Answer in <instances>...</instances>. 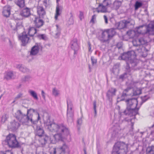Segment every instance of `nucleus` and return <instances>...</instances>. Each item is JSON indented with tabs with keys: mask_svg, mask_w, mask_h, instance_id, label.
Listing matches in <instances>:
<instances>
[{
	"mask_svg": "<svg viewBox=\"0 0 154 154\" xmlns=\"http://www.w3.org/2000/svg\"><path fill=\"white\" fill-rule=\"evenodd\" d=\"M15 3L20 8H23L25 6V0H15Z\"/></svg>",
	"mask_w": 154,
	"mask_h": 154,
	"instance_id": "26",
	"label": "nucleus"
},
{
	"mask_svg": "<svg viewBox=\"0 0 154 154\" xmlns=\"http://www.w3.org/2000/svg\"><path fill=\"white\" fill-rule=\"evenodd\" d=\"M132 118H130L128 119L127 118H126L124 119V120L126 122H131V128L132 129H134V122H132Z\"/></svg>",
	"mask_w": 154,
	"mask_h": 154,
	"instance_id": "38",
	"label": "nucleus"
},
{
	"mask_svg": "<svg viewBox=\"0 0 154 154\" xmlns=\"http://www.w3.org/2000/svg\"><path fill=\"white\" fill-rule=\"evenodd\" d=\"M116 47L118 48L119 50L122 48V43H118L116 45Z\"/></svg>",
	"mask_w": 154,
	"mask_h": 154,
	"instance_id": "55",
	"label": "nucleus"
},
{
	"mask_svg": "<svg viewBox=\"0 0 154 154\" xmlns=\"http://www.w3.org/2000/svg\"><path fill=\"white\" fill-rule=\"evenodd\" d=\"M56 26L57 27V30L56 32H60L61 31V28L60 26L57 24L56 25Z\"/></svg>",
	"mask_w": 154,
	"mask_h": 154,
	"instance_id": "63",
	"label": "nucleus"
},
{
	"mask_svg": "<svg viewBox=\"0 0 154 154\" xmlns=\"http://www.w3.org/2000/svg\"><path fill=\"white\" fill-rule=\"evenodd\" d=\"M17 136L13 134L9 133L5 140V145H8L9 148L12 149H20L22 151L23 150L21 146L16 138Z\"/></svg>",
	"mask_w": 154,
	"mask_h": 154,
	"instance_id": "3",
	"label": "nucleus"
},
{
	"mask_svg": "<svg viewBox=\"0 0 154 154\" xmlns=\"http://www.w3.org/2000/svg\"><path fill=\"white\" fill-rule=\"evenodd\" d=\"M35 26L34 27L29 26V28L28 29V34L31 37H32L33 39L34 40V38L33 36L35 37V35H38L37 33V32L39 31V30L37 29H36Z\"/></svg>",
	"mask_w": 154,
	"mask_h": 154,
	"instance_id": "19",
	"label": "nucleus"
},
{
	"mask_svg": "<svg viewBox=\"0 0 154 154\" xmlns=\"http://www.w3.org/2000/svg\"><path fill=\"white\" fill-rule=\"evenodd\" d=\"M29 92L35 100H38V98L37 96V94L35 91L30 90L29 91Z\"/></svg>",
	"mask_w": 154,
	"mask_h": 154,
	"instance_id": "31",
	"label": "nucleus"
},
{
	"mask_svg": "<svg viewBox=\"0 0 154 154\" xmlns=\"http://www.w3.org/2000/svg\"><path fill=\"white\" fill-rule=\"evenodd\" d=\"M19 40L21 41L22 43L21 45L23 46H26L27 44L30 43L31 40L29 37L27 35H19L18 36Z\"/></svg>",
	"mask_w": 154,
	"mask_h": 154,
	"instance_id": "14",
	"label": "nucleus"
},
{
	"mask_svg": "<svg viewBox=\"0 0 154 154\" xmlns=\"http://www.w3.org/2000/svg\"><path fill=\"white\" fill-rule=\"evenodd\" d=\"M30 8L26 7L24 8L20 11V15L22 17H29L31 15Z\"/></svg>",
	"mask_w": 154,
	"mask_h": 154,
	"instance_id": "18",
	"label": "nucleus"
},
{
	"mask_svg": "<svg viewBox=\"0 0 154 154\" xmlns=\"http://www.w3.org/2000/svg\"><path fill=\"white\" fill-rule=\"evenodd\" d=\"M11 7L9 5L4 7L2 12V14L4 17L6 18L9 17L11 14Z\"/></svg>",
	"mask_w": 154,
	"mask_h": 154,
	"instance_id": "22",
	"label": "nucleus"
},
{
	"mask_svg": "<svg viewBox=\"0 0 154 154\" xmlns=\"http://www.w3.org/2000/svg\"><path fill=\"white\" fill-rule=\"evenodd\" d=\"M120 131L117 129L114 130L111 134V140H117L120 136Z\"/></svg>",
	"mask_w": 154,
	"mask_h": 154,
	"instance_id": "24",
	"label": "nucleus"
},
{
	"mask_svg": "<svg viewBox=\"0 0 154 154\" xmlns=\"http://www.w3.org/2000/svg\"><path fill=\"white\" fill-rule=\"evenodd\" d=\"M41 13H40L39 14L38 16L42 18V19H44V16L46 15V12L45 10L42 11V12H41Z\"/></svg>",
	"mask_w": 154,
	"mask_h": 154,
	"instance_id": "48",
	"label": "nucleus"
},
{
	"mask_svg": "<svg viewBox=\"0 0 154 154\" xmlns=\"http://www.w3.org/2000/svg\"><path fill=\"white\" fill-rule=\"evenodd\" d=\"M117 91L116 88L111 87L109 88L106 93V97L109 101L111 102L112 100V98L116 95V93Z\"/></svg>",
	"mask_w": 154,
	"mask_h": 154,
	"instance_id": "11",
	"label": "nucleus"
},
{
	"mask_svg": "<svg viewBox=\"0 0 154 154\" xmlns=\"http://www.w3.org/2000/svg\"><path fill=\"white\" fill-rule=\"evenodd\" d=\"M82 122V118H80L79 119H78L77 121V124L78 125H79L80 126L81 125Z\"/></svg>",
	"mask_w": 154,
	"mask_h": 154,
	"instance_id": "57",
	"label": "nucleus"
},
{
	"mask_svg": "<svg viewBox=\"0 0 154 154\" xmlns=\"http://www.w3.org/2000/svg\"><path fill=\"white\" fill-rule=\"evenodd\" d=\"M136 57V54L135 56L132 57L131 59H130L129 60H128V61L134 70H139L141 69L140 66H139L137 68H135L139 63V60Z\"/></svg>",
	"mask_w": 154,
	"mask_h": 154,
	"instance_id": "9",
	"label": "nucleus"
},
{
	"mask_svg": "<svg viewBox=\"0 0 154 154\" xmlns=\"http://www.w3.org/2000/svg\"><path fill=\"white\" fill-rule=\"evenodd\" d=\"M46 120L44 122V124L46 126H48V128H50V127L52 123V122H51L50 120L51 117L50 116H48L46 117Z\"/></svg>",
	"mask_w": 154,
	"mask_h": 154,
	"instance_id": "28",
	"label": "nucleus"
},
{
	"mask_svg": "<svg viewBox=\"0 0 154 154\" xmlns=\"http://www.w3.org/2000/svg\"><path fill=\"white\" fill-rule=\"evenodd\" d=\"M103 3H100L98 7L95 8L96 9H100V12L101 13H106L108 12L107 11V6H108L109 4V2H107L106 3V5H103Z\"/></svg>",
	"mask_w": 154,
	"mask_h": 154,
	"instance_id": "20",
	"label": "nucleus"
},
{
	"mask_svg": "<svg viewBox=\"0 0 154 154\" xmlns=\"http://www.w3.org/2000/svg\"><path fill=\"white\" fill-rule=\"evenodd\" d=\"M147 154H154V146L152 145L148 147L146 150Z\"/></svg>",
	"mask_w": 154,
	"mask_h": 154,
	"instance_id": "30",
	"label": "nucleus"
},
{
	"mask_svg": "<svg viewBox=\"0 0 154 154\" xmlns=\"http://www.w3.org/2000/svg\"><path fill=\"white\" fill-rule=\"evenodd\" d=\"M53 94L55 97H57L59 94L58 91L55 88L53 89L52 91Z\"/></svg>",
	"mask_w": 154,
	"mask_h": 154,
	"instance_id": "42",
	"label": "nucleus"
},
{
	"mask_svg": "<svg viewBox=\"0 0 154 154\" xmlns=\"http://www.w3.org/2000/svg\"><path fill=\"white\" fill-rule=\"evenodd\" d=\"M23 95V94L21 93H20L17 94V96L15 97V99H19L22 97V96Z\"/></svg>",
	"mask_w": 154,
	"mask_h": 154,
	"instance_id": "59",
	"label": "nucleus"
},
{
	"mask_svg": "<svg viewBox=\"0 0 154 154\" xmlns=\"http://www.w3.org/2000/svg\"><path fill=\"white\" fill-rule=\"evenodd\" d=\"M131 20L130 19L128 20H124L118 22H116L115 26L117 29H124L127 28L128 26L132 25Z\"/></svg>",
	"mask_w": 154,
	"mask_h": 154,
	"instance_id": "6",
	"label": "nucleus"
},
{
	"mask_svg": "<svg viewBox=\"0 0 154 154\" xmlns=\"http://www.w3.org/2000/svg\"><path fill=\"white\" fill-rule=\"evenodd\" d=\"M103 18L104 19V20H105V22L106 24H107L108 23V18L107 17V16L105 15H104L103 16Z\"/></svg>",
	"mask_w": 154,
	"mask_h": 154,
	"instance_id": "64",
	"label": "nucleus"
},
{
	"mask_svg": "<svg viewBox=\"0 0 154 154\" xmlns=\"http://www.w3.org/2000/svg\"><path fill=\"white\" fill-rule=\"evenodd\" d=\"M45 10L42 7L38 6L37 7V13L38 14L40 13H41V12H42Z\"/></svg>",
	"mask_w": 154,
	"mask_h": 154,
	"instance_id": "45",
	"label": "nucleus"
},
{
	"mask_svg": "<svg viewBox=\"0 0 154 154\" xmlns=\"http://www.w3.org/2000/svg\"><path fill=\"white\" fill-rule=\"evenodd\" d=\"M35 37H37L40 39L45 40V38H46V37L45 34H38L37 35H35Z\"/></svg>",
	"mask_w": 154,
	"mask_h": 154,
	"instance_id": "40",
	"label": "nucleus"
},
{
	"mask_svg": "<svg viewBox=\"0 0 154 154\" xmlns=\"http://www.w3.org/2000/svg\"><path fill=\"white\" fill-rule=\"evenodd\" d=\"M7 120L6 115H3L1 117V123L3 124Z\"/></svg>",
	"mask_w": 154,
	"mask_h": 154,
	"instance_id": "47",
	"label": "nucleus"
},
{
	"mask_svg": "<svg viewBox=\"0 0 154 154\" xmlns=\"http://www.w3.org/2000/svg\"><path fill=\"white\" fill-rule=\"evenodd\" d=\"M69 148V147L68 145L64 143L61 146L54 148L53 154H65L67 150H68Z\"/></svg>",
	"mask_w": 154,
	"mask_h": 154,
	"instance_id": "8",
	"label": "nucleus"
},
{
	"mask_svg": "<svg viewBox=\"0 0 154 154\" xmlns=\"http://www.w3.org/2000/svg\"><path fill=\"white\" fill-rule=\"evenodd\" d=\"M15 27L13 29V31L17 32L18 29L22 28L23 27L22 25V21H20L16 22Z\"/></svg>",
	"mask_w": 154,
	"mask_h": 154,
	"instance_id": "27",
	"label": "nucleus"
},
{
	"mask_svg": "<svg viewBox=\"0 0 154 154\" xmlns=\"http://www.w3.org/2000/svg\"><path fill=\"white\" fill-rule=\"evenodd\" d=\"M63 6L60 5H57L56 13L57 14H58L60 15L61 12H62V9H63Z\"/></svg>",
	"mask_w": 154,
	"mask_h": 154,
	"instance_id": "32",
	"label": "nucleus"
},
{
	"mask_svg": "<svg viewBox=\"0 0 154 154\" xmlns=\"http://www.w3.org/2000/svg\"><path fill=\"white\" fill-rule=\"evenodd\" d=\"M63 124L62 123L60 125H58L53 122H52V123L51 125L50 128L48 129H49L50 131H54L58 132L60 129L61 128V126H62Z\"/></svg>",
	"mask_w": 154,
	"mask_h": 154,
	"instance_id": "21",
	"label": "nucleus"
},
{
	"mask_svg": "<svg viewBox=\"0 0 154 154\" xmlns=\"http://www.w3.org/2000/svg\"><path fill=\"white\" fill-rule=\"evenodd\" d=\"M35 136H38L41 138L42 144L44 145L51 141V137L45 134L43 127L41 126H36V129L35 131Z\"/></svg>",
	"mask_w": 154,
	"mask_h": 154,
	"instance_id": "5",
	"label": "nucleus"
},
{
	"mask_svg": "<svg viewBox=\"0 0 154 154\" xmlns=\"http://www.w3.org/2000/svg\"><path fill=\"white\" fill-rule=\"evenodd\" d=\"M35 111V109L30 108L29 109H27L26 114L30 117H32V113L34 112Z\"/></svg>",
	"mask_w": 154,
	"mask_h": 154,
	"instance_id": "35",
	"label": "nucleus"
},
{
	"mask_svg": "<svg viewBox=\"0 0 154 154\" xmlns=\"http://www.w3.org/2000/svg\"><path fill=\"white\" fill-rule=\"evenodd\" d=\"M120 66V64L117 63L113 66L112 69H118L119 68Z\"/></svg>",
	"mask_w": 154,
	"mask_h": 154,
	"instance_id": "56",
	"label": "nucleus"
},
{
	"mask_svg": "<svg viewBox=\"0 0 154 154\" xmlns=\"http://www.w3.org/2000/svg\"><path fill=\"white\" fill-rule=\"evenodd\" d=\"M29 116L27 114H24L20 118L19 116H17L16 118L20 122H21L23 124L27 125L29 123Z\"/></svg>",
	"mask_w": 154,
	"mask_h": 154,
	"instance_id": "17",
	"label": "nucleus"
},
{
	"mask_svg": "<svg viewBox=\"0 0 154 154\" xmlns=\"http://www.w3.org/2000/svg\"><path fill=\"white\" fill-rule=\"evenodd\" d=\"M114 9L117 11L121 5L122 2L121 1L115 0L113 2Z\"/></svg>",
	"mask_w": 154,
	"mask_h": 154,
	"instance_id": "29",
	"label": "nucleus"
},
{
	"mask_svg": "<svg viewBox=\"0 0 154 154\" xmlns=\"http://www.w3.org/2000/svg\"><path fill=\"white\" fill-rule=\"evenodd\" d=\"M80 14L79 16V18L81 21H82V18H84V13L81 11H79Z\"/></svg>",
	"mask_w": 154,
	"mask_h": 154,
	"instance_id": "50",
	"label": "nucleus"
},
{
	"mask_svg": "<svg viewBox=\"0 0 154 154\" xmlns=\"http://www.w3.org/2000/svg\"><path fill=\"white\" fill-rule=\"evenodd\" d=\"M91 60L92 66H94L97 63V59L94 56L91 57Z\"/></svg>",
	"mask_w": 154,
	"mask_h": 154,
	"instance_id": "41",
	"label": "nucleus"
},
{
	"mask_svg": "<svg viewBox=\"0 0 154 154\" xmlns=\"http://www.w3.org/2000/svg\"><path fill=\"white\" fill-rule=\"evenodd\" d=\"M107 1V2H109V5L108 6H107V7H110L112 9V10H115L113 3V4H112L110 1L109 2L108 0Z\"/></svg>",
	"mask_w": 154,
	"mask_h": 154,
	"instance_id": "54",
	"label": "nucleus"
},
{
	"mask_svg": "<svg viewBox=\"0 0 154 154\" xmlns=\"http://www.w3.org/2000/svg\"><path fill=\"white\" fill-rule=\"evenodd\" d=\"M59 133L55 134L54 137L56 141H61L63 144L66 143L65 141L69 142L71 140V135L69 129L64 124L61 126Z\"/></svg>",
	"mask_w": 154,
	"mask_h": 154,
	"instance_id": "2",
	"label": "nucleus"
},
{
	"mask_svg": "<svg viewBox=\"0 0 154 154\" xmlns=\"http://www.w3.org/2000/svg\"><path fill=\"white\" fill-rule=\"evenodd\" d=\"M13 20L15 22V23L17 22H19L20 21H22L20 19L17 17H14Z\"/></svg>",
	"mask_w": 154,
	"mask_h": 154,
	"instance_id": "58",
	"label": "nucleus"
},
{
	"mask_svg": "<svg viewBox=\"0 0 154 154\" xmlns=\"http://www.w3.org/2000/svg\"><path fill=\"white\" fill-rule=\"evenodd\" d=\"M19 69L20 71L23 73L29 72V71L28 69L21 65L19 67Z\"/></svg>",
	"mask_w": 154,
	"mask_h": 154,
	"instance_id": "36",
	"label": "nucleus"
},
{
	"mask_svg": "<svg viewBox=\"0 0 154 154\" xmlns=\"http://www.w3.org/2000/svg\"><path fill=\"white\" fill-rule=\"evenodd\" d=\"M129 95L122 92L120 98L123 99L126 103V107L124 110H121L119 111V114L121 116L125 115L130 117L134 116V119L136 118L137 115H140L138 112L139 107H137L138 101L137 98L136 97L129 98L125 99V97Z\"/></svg>",
	"mask_w": 154,
	"mask_h": 154,
	"instance_id": "1",
	"label": "nucleus"
},
{
	"mask_svg": "<svg viewBox=\"0 0 154 154\" xmlns=\"http://www.w3.org/2000/svg\"><path fill=\"white\" fill-rule=\"evenodd\" d=\"M148 51L147 49H146V51L144 52L143 51L141 53V55L143 57H146L147 56V51Z\"/></svg>",
	"mask_w": 154,
	"mask_h": 154,
	"instance_id": "51",
	"label": "nucleus"
},
{
	"mask_svg": "<svg viewBox=\"0 0 154 154\" xmlns=\"http://www.w3.org/2000/svg\"><path fill=\"white\" fill-rule=\"evenodd\" d=\"M133 46L135 47H137L139 45L137 43V41L136 40H133L132 42Z\"/></svg>",
	"mask_w": 154,
	"mask_h": 154,
	"instance_id": "62",
	"label": "nucleus"
},
{
	"mask_svg": "<svg viewBox=\"0 0 154 154\" xmlns=\"http://www.w3.org/2000/svg\"><path fill=\"white\" fill-rule=\"evenodd\" d=\"M96 100H94L93 102V108L94 111V116H95L97 115V111L96 110Z\"/></svg>",
	"mask_w": 154,
	"mask_h": 154,
	"instance_id": "43",
	"label": "nucleus"
},
{
	"mask_svg": "<svg viewBox=\"0 0 154 154\" xmlns=\"http://www.w3.org/2000/svg\"><path fill=\"white\" fill-rule=\"evenodd\" d=\"M40 48L42 50V47L41 44L40 43H36L35 45L31 48L30 52V55L32 56L36 55L38 53Z\"/></svg>",
	"mask_w": 154,
	"mask_h": 154,
	"instance_id": "10",
	"label": "nucleus"
},
{
	"mask_svg": "<svg viewBox=\"0 0 154 154\" xmlns=\"http://www.w3.org/2000/svg\"><path fill=\"white\" fill-rule=\"evenodd\" d=\"M42 19V18H40L39 17H35L33 23L35 28H39L44 25L45 22Z\"/></svg>",
	"mask_w": 154,
	"mask_h": 154,
	"instance_id": "16",
	"label": "nucleus"
},
{
	"mask_svg": "<svg viewBox=\"0 0 154 154\" xmlns=\"http://www.w3.org/2000/svg\"><path fill=\"white\" fill-rule=\"evenodd\" d=\"M67 120L68 122L71 123L73 121L74 113L71 111H67Z\"/></svg>",
	"mask_w": 154,
	"mask_h": 154,
	"instance_id": "25",
	"label": "nucleus"
},
{
	"mask_svg": "<svg viewBox=\"0 0 154 154\" xmlns=\"http://www.w3.org/2000/svg\"><path fill=\"white\" fill-rule=\"evenodd\" d=\"M128 74L124 72L123 74L119 76L118 79L121 81H123L124 80L128 77L127 75Z\"/></svg>",
	"mask_w": 154,
	"mask_h": 154,
	"instance_id": "33",
	"label": "nucleus"
},
{
	"mask_svg": "<svg viewBox=\"0 0 154 154\" xmlns=\"http://www.w3.org/2000/svg\"><path fill=\"white\" fill-rule=\"evenodd\" d=\"M32 117H29V122H30L31 124L32 125L36 124L39 120H38L37 118L36 119L34 120L32 118Z\"/></svg>",
	"mask_w": 154,
	"mask_h": 154,
	"instance_id": "39",
	"label": "nucleus"
},
{
	"mask_svg": "<svg viewBox=\"0 0 154 154\" xmlns=\"http://www.w3.org/2000/svg\"><path fill=\"white\" fill-rule=\"evenodd\" d=\"M34 112L36 114V115H37V118L38 120H40L41 119L40 117L39 113L38 112V110L37 109H35V111Z\"/></svg>",
	"mask_w": 154,
	"mask_h": 154,
	"instance_id": "53",
	"label": "nucleus"
},
{
	"mask_svg": "<svg viewBox=\"0 0 154 154\" xmlns=\"http://www.w3.org/2000/svg\"><path fill=\"white\" fill-rule=\"evenodd\" d=\"M13 75V72L11 71H10L7 72V76L8 78L11 79Z\"/></svg>",
	"mask_w": 154,
	"mask_h": 154,
	"instance_id": "49",
	"label": "nucleus"
},
{
	"mask_svg": "<svg viewBox=\"0 0 154 154\" xmlns=\"http://www.w3.org/2000/svg\"><path fill=\"white\" fill-rule=\"evenodd\" d=\"M123 66L125 72L130 75L131 70L133 69L128 61H126L125 63L124 64Z\"/></svg>",
	"mask_w": 154,
	"mask_h": 154,
	"instance_id": "23",
	"label": "nucleus"
},
{
	"mask_svg": "<svg viewBox=\"0 0 154 154\" xmlns=\"http://www.w3.org/2000/svg\"><path fill=\"white\" fill-rule=\"evenodd\" d=\"M149 98L150 97H148L147 98H143V97H140V98L141 100L143 101V102L144 103L147 101Z\"/></svg>",
	"mask_w": 154,
	"mask_h": 154,
	"instance_id": "60",
	"label": "nucleus"
},
{
	"mask_svg": "<svg viewBox=\"0 0 154 154\" xmlns=\"http://www.w3.org/2000/svg\"><path fill=\"white\" fill-rule=\"evenodd\" d=\"M128 147L125 142L118 141L114 145L111 154H126L128 152Z\"/></svg>",
	"mask_w": 154,
	"mask_h": 154,
	"instance_id": "4",
	"label": "nucleus"
},
{
	"mask_svg": "<svg viewBox=\"0 0 154 154\" xmlns=\"http://www.w3.org/2000/svg\"><path fill=\"white\" fill-rule=\"evenodd\" d=\"M94 18H96L95 14H94L92 16L91 19L90 21V22H91L92 23H94L95 22L94 21Z\"/></svg>",
	"mask_w": 154,
	"mask_h": 154,
	"instance_id": "61",
	"label": "nucleus"
},
{
	"mask_svg": "<svg viewBox=\"0 0 154 154\" xmlns=\"http://www.w3.org/2000/svg\"><path fill=\"white\" fill-rule=\"evenodd\" d=\"M141 94V90L137 89L136 90L133 91V94L131 96V98L133 97H132L134 96H138Z\"/></svg>",
	"mask_w": 154,
	"mask_h": 154,
	"instance_id": "37",
	"label": "nucleus"
},
{
	"mask_svg": "<svg viewBox=\"0 0 154 154\" xmlns=\"http://www.w3.org/2000/svg\"><path fill=\"white\" fill-rule=\"evenodd\" d=\"M69 102H68V100H67V110H68L69 107V106L70 109L71 110H72V103L71 102L70 100H69Z\"/></svg>",
	"mask_w": 154,
	"mask_h": 154,
	"instance_id": "44",
	"label": "nucleus"
},
{
	"mask_svg": "<svg viewBox=\"0 0 154 154\" xmlns=\"http://www.w3.org/2000/svg\"><path fill=\"white\" fill-rule=\"evenodd\" d=\"M70 17L69 18V20L68 21V23L69 25L73 24L74 23L73 19V17L72 12L70 13Z\"/></svg>",
	"mask_w": 154,
	"mask_h": 154,
	"instance_id": "34",
	"label": "nucleus"
},
{
	"mask_svg": "<svg viewBox=\"0 0 154 154\" xmlns=\"http://www.w3.org/2000/svg\"><path fill=\"white\" fill-rule=\"evenodd\" d=\"M78 40L77 38H75L72 40L70 43L71 49L74 51L73 56L75 57V55L77 54L79 49V46L78 45Z\"/></svg>",
	"mask_w": 154,
	"mask_h": 154,
	"instance_id": "12",
	"label": "nucleus"
},
{
	"mask_svg": "<svg viewBox=\"0 0 154 154\" xmlns=\"http://www.w3.org/2000/svg\"><path fill=\"white\" fill-rule=\"evenodd\" d=\"M116 29V28H112L110 29H106L105 31L108 34V39H104L103 41V42H107L109 40L111 39L112 38L116 35V32L115 31V30Z\"/></svg>",
	"mask_w": 154,
	"mask_h": 154,
	"instance_id": "15",
	"label": "nucleus"
},
{
	"mask_svg": "<svg viewBox=\"0 0 154 154\" xmlns=\"http://www.w3.org/2000/svg\"><path fill=\"white\" fill-rule=\"evenodd\" d=\"M106 29H105L104 30V31H103V30H101V31H102V32L101 33V38H102L103 39L105 37V34L104 33V32H106V31H105L106 30ZM103 40V39H101L100 40L101 41H103V40Z\"/></svg>",
	"mask_w": 154,
	"mask_h": 154,
	"instance_id": "52",
	"label": "nucleus"
},
{
	"mask_svg": "<svg viewBox=\"0 0 154 154\" xmlns=\"http://www.w3.org/2000/svg\"><path fill=\"white\" fill-rule=\"evenodd\" d=\"M20 123L15 120H13L10 123V125L8 126L9 130L13 132H15L20 126Z\"/></svg>",
	"mask_w": 154,
	"mask_h": 154,
	"instance_id": "13",
	"label": "nucleus"
},
{
	"mask_svg": "<svg viewBox=\"0 0 154 154\" xmlns=\"http://www.w3.org/2000/svg\"><path fill=\"white\" fill-rule=\"evenodd\" d=\"M24 114L20 110H18L17 113H15V117H16L17 116H18L21 118V117H22V116Z\"/></svg>",
	"mask_w": 154,
	"mask_h": 154,
	"instance_id": "46",
	"label": "nucleus"
},
{
	"mask_svg": "<svg viewBox=\"0 0 154 154\" xmlns=\"http://www.w3.org/2000/svg\"><path fill=\"white\" fill-rule=\"evenodd\" d=\"M136 54L135 51L133 50L123 52L119 57L118 59L120 60H125L126 61L131 59L132 57L135 56Z\"/></svg>",
	"mask_w": 154,
	"mask_h": 154,
	"instance_id": "7",
	"label": "nucleus"
}]
</instances>
